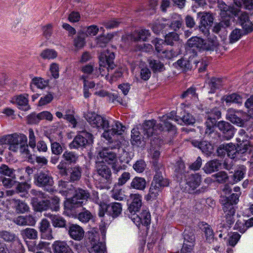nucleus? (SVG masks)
<instances>
[{
	"label": "nucleus",
	"mask_w": 253,
	"mask_h": 253,
	"mask_svg": "<svg viewBox=\"0 0 253 253\" xmlns=\"http://www.w3.org/2000/svg\"><path fill=\"white\" fill-rule=\"evenodd\" d=\"M122 211V205L119 203H112L109 204L108 214L113 218L119 216Z\"/></svg>",
	"instance_id": "obj_26"
},
{
	"label": "nucleus",
	"mask_w": 253,
	"mask_h": 253,
	"mask_svg": "<svg viewBox=\"0 0 253 253\" xmlns=\"http://www.w3.org/2000/svg\"><path fill=\"white\" fill-rule=\"evenodd\" d=\"M52 248L54 253H74L66 241H56L52 244Z\"/></svg>",
	"instance_id": "obj_16"
},
{
	"label": "nucleus",
	"mask_w": 253,
	"mask_h": 253,
	"mask_svg": "<svg viewBox=\"0 0 253 253\" xmlns=\"http://www.w3.org/2000/svg\"><path fill=\"white\" fill-rule=\"evenodd\" d=\"M213 18L211 13L209 12H204L200 19V23L203 25L211 26L212 23Z\"/></svg>",
	"instance_id": "obj_46"
},
{
	"label": "nucleus",
	"mask_w": 253,
	"mask_h": 253,
	"mask_svg": "<svg viewBox=\"0 0 253 253\" xmlns=\"http://www.w3.org/2000/svg\"><path fill=\"white\" fill-rule=\"evenodd\" d=\"M121 21L118 19H112L108 21H105L103 22V25L108 29H111L117 28L121 23Z\"/></svg>",
	"instance_id": "obj_64"
},
{
	"label": "nucleus",
	"mask_w": 253,
	"mask_h": 253,
	"mask_svg": "<svg viewBox=\"0 0 253 253\" xmlns=\"http://www.w3.org/2000/svg\"><path fill=\"white\" fill-rule=\"evenodd\" d=\"M160 121L162 124L156 125V121L154 120L145 121L143 126L144 133L147 137H149L155 134L157 130L161 131L166 128L168 131H172L173 133L176 132V127L173 126L169 121V120H174L180 124V119L175 115V113L171 112L169 115H164L160 118Z\"/></svg>",
	"instance_id": "obj_2"
},
{
	"label": "nucleus",
	"mask_w": 253,
	"mask_h": 253,
	"mask_svg": "<svg viewBox=\"0 0 253 253\" xmlns=\"http://www.w3.org/2000/svg\"><path fill=\"white\" fill-rule=\"evenodd\" d=\"M131 141L133 145H138L140 143L141 136L140 133L136 128H133L131 130Z\"/></svg>",
	"instance_id": "obj_61"
},
{
	"label": "nucleus",
	"mask_w": 253,
	"mask_h": 253,
	"mask_svg": "<svg viewBox=\"0 0 253 253\" xmlns=\"http://www.w3.org/2000/svg\"><path fill=\"white\" fill-rule=\"evenodd\" d=\"M34 183L39 187L51 186L53 184V180L48 171H40L34 176Z\"/></svg>",
	"instance_id": "obj_11"
},
{
	"label": "nucleus",
	"mask_w": 253,
	"mask_h": 253,
	"mask_svg": "<svg viewBox=\"0 0 253 253\" xmlns=\"http://www.w3.org/2000/svg\"><path fill=\"white\" fill-rule=\"evenodd\" d=\"M30 188L31 184L27 182H17L16 186V193L20 194V196L22 197H26Z\"/></svg>",
	"instance_id": "obj_34"
},
{
	"label": "nucleus",
	"mask_w": 253,
	"mask_h": 253,
	"mask_svg": "<svg viewBox=\"0 0 253 253\" xmlns=\"http://www.w3.org/2000/svg\"><path fill=\"white\" fill-rule=\"evenodd\" d=\"M134 222H140L145 226H148L151 222V215L149 211L147 210H143L139 215L135 214V216L129 217Z\"/></svg>",
	"instance_id": "obj_18"
},
{
	"label": "nucleus",
	"mask_w": 253,
	"mask_h": 253,
	"mask_svg": "<svg viewBox=\"0 0 253 253\" xmlns=\"http://www.w3.org/2000/svg\"><path fill=\"white\" fill-rule=\"evenodd\" d=\"M245 172L241 169L236 170L234 174L230 177L231 180L229 181L231 184H233L241 180L244 176Z\"/></svg>",
	"instance_id": "obj_53"
},
{
	"label": "nucleus",
	"mask_w": 253,
	"mask_h": 253,
	"mask_svg": "<svg viewBox=\"0 0 253 253\" xmlns=\"http://www.w3.org/2000/svg\"><path fill=\"white\" fill-rule=\"evenodd\" d=\"M49 83L48 80H44L41 77H35L32 80L31 84L36 86L38 88H45Z\"/></svg>",
	"instance_id": "obj_42"
},
{
	"label": "nucleus",
	"mask_w": 253,
	"mask_h": 253,
	"mask_svg": "<svg viewBox=\"0 0 253 253\" xmlns=\"http://www.w3.org/2000/svg\"><path fill=\"white\" fill-rule=\"evenodd\" d=\"M21 235L24 239L35 240L38 238V231L34 228H27L21 231Z\"/></svg>",
	"instance_id": "obj_37"
},
{
	"label": "nucleus",
	"mask_w": 253,
	"mask_h": 253,
	"mask_svg": "<svg viewBox=\"0 0 253 253\" xmlns=\"http://www.w3.org/2000/svg\"><path fill=\"white\" fill-rule=\"evenodd\" d=\"M226 103H233L241 104L242 103V97L236 93H232L227 95L225 99Z\"/></svg>",
	"instance_id": "obj_45"
},
{
	"label": "nucleus",
	"mask_w": 253,
	"mask_h": 253,
	"mask_svg": "<svg viewBox=\"0 0 253 253\" xmlns=\"http://www.w3.org/2000/svg\"><path fill=\"white\" fill-rule=\"evenodd\" d=\"M183 245L193 247L195 238L193 231L185 229L183 233Z\"/></svg>",
	"instance_id": "obj_38"
},
{
	"label": "nucleus",
	"mask_w": 253,
	"mask_h": 253,
	"mask_svg": "<svg viewBox=\"0 0 253 253\" xmlns=\"http://www.w3.org/2000/svg\"><path fill=\"white\" fill-rule=\"evenodd\" d=\"M10 101L12 104L16 105L20 110L27 111L30 108L28 103V95L27 94L15 95L11 98Z\"/></svg>",
	"instance_id": "obj_13"
},
{
	"label": "nucleus",
	"mask_w": 253,
	"mask_h": 253,
	"mask_svg": "<svg viewBox=\"0 0 253 253\" xmlns=\"http://www.w3.org/2000/svg\"><path fill=\"white\" fill-rule=\"evenodd\" d=\"M130 178V173L127 171H123L118 179L115 186H121L125 185Z\"/></svg>",
	"instance_id": "obj_47"
},
{
	"label": "nucleus",
	"mask_w": 253,
	"mask_h": 253,
	"mask_svg": "<svg viewBox=\"0 0 253 253\" xmlns=\"http://www.w3.org/2000/svg\"><path fill=\"white\" fill-rule=\"evenodd\" d=\"M41 56L44 59H52L57 57V53L53 49H47L42 51Z\"/></svg>",
	"instance_id": "obj_55"
},
{
	"label": "nucleus",
	"mask_w": 253,
	"mask_h": 253,
	"mask_svg": "<svg viewBox=\"0 0 253 253\" xmlns=\"http://www.w3.org/2000/svg\"><path fill=\"white\" fill-rule=\"evenodd\" d=\"M201 182V177L199 174L195 173L189 175L186 180V184L189 187L187 191L191 193L200 185Z\"/></svg>",
	"instance_id": "obj_20"
},
{
	"label": "nucleus",
	"mask_w": 253,
	"mask_h": 253,
	"mask_svg": "<svg viewBox=\"0 0 253 253\" xmlns=\"http://www.w3.org/2000/svg\"><path fill=\"white\" fill-rule=\"evenodd\" d=\"M244 35L245 34L242 30L239 29H234L232 31L229 36L230 43H233L236 42Z\"/></svg>",
	"instance_id": "obj_43"
},
{
	"label": "nucleus",
	"mask_w": 253,
	"mask_h": 253,
	"mask_svg": "<svg viewBox=\"0 0 253 253\" xmlns=\"http://www.w3.org/2000/svg\"><path fill=\"white\" fill-rule=\"evenodd\" d=\"M221 163L217 160H213L207 163L203 169L207 173H211L215 171H217L220 169Z\"/></svg>",
	"instance_id": "obj_30"
},
{
	"label": "nucleus",
	"mask_w": 253,
	"mask_h": 253,
	"mask_svg": "<svg viewBox=\"0 0 253 253\" xmlns=\"http://www.w3.org/2000/svg\"><path fill=\"white\" fill-rule=\"evenodd\" d=\"M222 84V81L221 79L219 78H212L210 83L209 86L211 88L210 93H213L215 89L219 88Z\"/></svg>",
	"instance_id": "obj_48"
},
{
	"label": "nucleus",
	"mask_w": 253,
	"mask_h": 253,
	"mask_svg": "<svg viewBox=\"0 0 253 253\" xmlns=\"http://www.w3.org/2000/svg\"><path fill=\"white\" fill-rule=\"evenodd\" d=\"M161 190V189L152 183L149 189V193L147 196V200L155 199Z\"/></svg>",
	"instance_id": "obj_52"
},
{
	"label": "nucleus",
	"mask_w": 253,
	"mask_h": 253,
	"mask_svg": "<svg viewBox=\"0 0 253 253\" xmlns=\"http://www.w3.org/2000/svg\"><path fill=\"white\" fill-rule=\"evenodd\" d=\"M39 228L42 238L48 240L54 238L50 223L46 219H42L41 221Z\"/></svg>",
	"instance_id": "obj_14"
},
{
	"label": "nucleus",
	"mask_w": 253,
	"mask_h": 253,
	"mask_svg": "<svg viewBox=\"0 0 253 253\" xmlns=\"http://www.w3.org/2000/svg\"><path fill=\"white\" fill-rule=\"evenodd\" d=\"M207 121L206 122L207 128L206 129V133L210 134L213 131V128L216 123L215 118L212 117V114L208 115Z\"/></svg>",
	"instance_id": "obj_51"
},
{
	"label": "nucleus",
	"mask_w": 253,
	"mask_h": 253,
	"mask_svg": "<svg viewBox=\"0 0 253 253\" xmlns=\"http://www.w3.org/2000/svg\"><path fill=\"white\" fill-rule=\"evenodd\" d=\"M179 40V36L175 32H170L165 36V42L168 45H173L174 42Z\"/></svg>",
	"instance_id": "obj_54"
},
{
	"label": "nucleus",
	"mask_w": 253,
	"mask_h": 253,
	"mask_svg": "<svg viewBox=\"0 0 253 253\" xmlns=\"http://www.w3.org/2000/svg\"><path fill=\"white\" fill-rule=\"evenodd\" d=\"M146 181L144 178L135 176L131 180L130 186L138 190H143L146 188Z\"/></svg>",
	"instance_id": "obj_28"
},
{
	"label": "nucleus",
	"mask_w": 253,
	"mask_h": 253,
	"mask_svg": "<svg viewBox=\"0 0 253 253\" xmlns=\"http://www.w3.org/2000/svg\"><path fill=\"white\" fill-rule=\"evenodd\" d=\"M89 197L90 194L87 190L78 188L75 190L74 196L68 199L67 203L71 205V208L76 206L78 207L81 206Z\"/></svg>",
	"instance_id": "obj_10"
},
{
	"label": "nucleus",
	"mask_w": 253,
	"mask_h": 253,
	"mask_svg": "<svg viewBox=\"0 0 253 253\" xmlns=\"http://www.w3.org/2000/svg\"><path fill=\"white\" fill-rule=\"evenodd\" d=\"M88 251L90 253H105L106 251L105 244L99 241V237L97 232L91 230L88 231Z\"/></svg>",
	"instance_id": "obj_6"
},
{
	"label": "nucleus",
	"mask_w": 253,
	"mask_h": 253,
	"mask_svg": "<svg viewBox=\"0 0 253 253\" xmlns=\"http://www.w3.org/2000/svg\"><path fill=\"white\" fill-rule=\"evenodd\" d=\"M218 129L222 132V137L226 140L233 137L234 134L233 126L229 123L220 121L217 124Z\"/></svg>",
	"instance_id": "obj_15"
},
{
	"label": "nucleus",
	"mask_w": 253,
	"mask_h": 253,
	"mask_svg": "<svg viewBox=\"0 0 253 253\" xmlns=\"http://www.w3.org/2000/svg\"><path fill=\"white\" fill-rule=\"evenodd\" d=\"M62 157L63 159L69 165L76 164L79 160V155L75 152L65 151Z\"/></svg>",
	"instance_id": "obj_29"
},
{
	"label": "nucleus",
	"mask_w": 253,
	"mask_h": 253,
	"mask_svg": "<svg viewBox=\"0 0 253 253\" xmlns=\"http://www.w3.org/2000/svg\"><path fill=\"white\" fill-rule=\"evenodd\" d=\"M98 158L102 159L103 161L112 165V168L115 173H118L121 169L122 167L116 164L117 161L116 154L109 148H103L98 153Z\"/></svg>",
	"instance_id": "obj_7"
},
{
	"label": "nucleus",
	"mask_w": 253,
	"mask_h": 253,
	"mask_svg": "<svg viewBox=\"0 0 253 253\" xmlns=\"http://www.w3.org/2000/svg\"><path fill=\"white\" fill-rule=\"evenodd\" d=\"M150 36V33L149 30L141 29L134 32L131 36V39L134 41H138L140 40L146 41Z\"/></svg>",
	"instance_id": "obj_36"
},
{
	"label": "nucleus",
	"mask_w": 253,
	"mask_h": 253,
	"mask_svg": "<svg viewBox=\"0 0 253 253\" xmlns=\"http://www.w3.org/2000/svg\"><path fill=\"white\" fill-rule=\"evenodd\" d=\"M204 40L198 37H194L190 38L187 42V44L189 47H195L199 50L203 49H211L208 46L204 45Z\"/></svg>",
	"instance_id": "obj_27"
},
{
	"label": "nucleus",
	"mask_w": 253,
	"mask_h": 253,
	"mask_svg": "<svg viewBox=\"0 0 253 253\" xmlns=\"http://www.w3.org/2000/svg\"><path fill=\"white\" fill-rule=\"evenodd\" d=\"M240 193H233L229 198L223 197L220 200L222 209L225 214L226 222L228 225L233 224L235 221V209L234 205L239 201Z\"/></svg>",
	"instance_id": "obj_3"
},
{
	"label": "nucleus",
	"mask_w": 253,
	"mask_h": 253,
	"mask_svg": "<svg viewBox=\"0 0 253 253\" xmlns=\"http://www.w3.org/2000/svg\"><path fill=\"white\" fill-rule=\"evenodd\" d=\"M58 185L60 192L66 196H68L70 191L74 189V187L69 182L62 180L58 181Z\"/></svg>",
	"instance_id": "obj_33"
},
{
	"label": "nucleus",
	"mask_w": 253,
	"mask_h": 253,
	"mask_svg": "<svg viewBox=\"0 0 253 253\" xmlns=\"http://www.w3.org/2000/svg\"><path fill=\"white\" fill-rule=\"evenodd\" d=\"M92 217L91 213L87 210L81 212L78 215V219L83 223H87Z\"/></svg>",
	"instance_id": "obj_50"
},
{
	"label": "nucleus",
	"mask_w": 253,
	"mask_h": 253,
	"mask_svg": "<svg viewBox=\"0 0 253 253\" xmlns=\"http://www.w3.org/2000/svg\"><path fill=\"white\" fill-rule=\"evenodd\" d=\"M241 115L242 111L230 108L227 110L226 118L232 123L242 126L244 125V121L241 118Z\"/></svg>",
	"instance_id": "obj_17"
},
{
	"label": "nucleus",
	"mask_w": 253,
	"mask_h": 253,
	"mask_svg": "<svg viewBox=\"0 0 253 253\" xmlns=\"http://www.w3.org/2000/svg\"><path fill=\"white\" fill-rule=\"evenodd\" d=\"M131 202L128 205L127 213L129 217L130 216H135L136 212L139 211L142 206V196L138 194H131L129 196Z\"/></svg>",
	"instance_id": "obj_12"
},
{
	"label": "nucleus",
	"mask_w": 253,
	"mask_h": 253,
	"mask_svg": "<svg viewBox=\"0 0 253 253\" xmlns=\"http://www.w3.org/2000/svg\"><path fill=\"white\" fill-rule=\"evenodd\" d=\"M97 173L102 177L110 180L111 177V171L108 166L104 164V163L98 162L96 165Z\"/></svg>",
	"instance_id": "obj_24"
},
{
	"label": "nucleus",
	"mask_w": 253,
	"mask_h": 253,
	"mask_svg": "<svg viewBox=\"0 0 253 253\" xmlns=\"http://www.w3.org/2000/svg\"><path fill=\"white\" fill-rule=\"evenodd\" d=\"M13 222L20 226H33L36 223L35 218L30 215L19 216L14 218Z\"/></svg>",
	"instance_id": "obj_22"
},
{
	"label": "nucleus",
	"mask_w": 253,
	"mask_h": 253,
	"mask_svg": "<svg viewBox=\"0 0 253 253\" xmlns=\"http://www.w3.org/2000/svg\"><path fill=\"white\" fill-rule=\"evenodd\" d=\"M15 170L12 168L9 167L5 164L0 166V174L4 176L12 178H15Z\"/></svg>",
	"instance_id": "obj_39"
},
{
	"label": "nucleus",
	"mask_w": 253,
	"mask_h": 253,
	"mask_svg": "<svg viewBox=\"0 0 253 253\" xmlns=\"http://www.w3.org/2000/svg\"><path fill=\"white\" fill-rule=\"evenodd\" d=\"M114 58L115 55L114 52L110 51L109 50H106L101 53L99 56L100 68L99 70L100 73L102 76L104 75L103 73V71H104L102 68L103 67L104 68L107 66L108 72H110V71L112 70L114 68V67L115 66L114 64Z\"/></svg>",
	"instance_id": "obj_8"
},
{
	"label": "nucleus",
	"mask_w": 253,
	"mask_h": 253,
	"mask_svg": "<svg viewBox=\"0 0 253 253\" xmlns=\"http://www.w3.org/2000/svg\"><path fill=\"white\" fill-rule=\"evenodd\" d=\"M27 142L26 141L23 145L18 150L20 151V153L23 154L26 158L28 159V162L34 164V158L33 156L30 154V151L28 149V146L27 144Z\"/></svg>",
	"instance_id": "obj_44"
},
{
	"label": "nucleus",
	"mask_w": 253,
	"mask_h": 253,
	"mask_svg": "<svg viewBox=\"0 0 253 253\" xmlns=\"http://www.w3.org/2000/svg\"><path fill=\"white\" fill-rule=\"evenodd\" d=\"M49 139L50 142L51 143V149L52 153L56 155H60L62 152L63 149L61 145L56 142H54L53 140L51 138V137H49Z\"/></svg>",
	"instance_id": "obj_49"
},
{
	"label": "nucleus",
	"mask_w": 253,
	"mask_h": 253,
	"mask_svg": "<svg viewBox=\"0 0 253 253\" xmlns=\"http://www.w3.org/2000/svg\"><path fill=\"white\" fill-rule=\"evenodd\" d=\"M68 232L70 236L77 241L81 240L84 235L83 228L77 224H71L69 228Z\"/></svg>",
	"instance_id": "obj_19"
},
{
	"label": "nucleus",
	"mask_w": 253,
	"mask_h": 253,
	"mask_svg": "<svg viewBox=\"0 0 253 253\" xmlns=\"http://www.w3.org/2000/svg\"><path fill=\"white\" fill-rule=\"evenodd\" d=\"M111 197L116 200L123 201L125 197L124 192L121 189L114 188L111 191Z\"/></svg>",
	"instance_id": "obj_59"
},
{
	"label": "nucleus",
	"mask_w": 253,
	"mask_h": 253,
	"mask_svg": "<svg viewBox=\"0 0 253 253\" xmlns=\"http://www.w3.org/2000/svg\"><path fill=\"white\" fill-rule=\"evenodd\" d=\"M32 204L35 211H42L46 210L49 208L50 202L47 200L38 202L37 201V199L34 198L32 200Z\"/></svg>",
	"instance_id": "obj_32"
},
{
	"label": "nucleus",
	"mask_w": 253,
	"mask_h": 253,
	"mask_svg": "<svg viewBox=\"0 0 253 253\" xmlns=\"http://www.w3.org/2000/svg\"><path fill=\"white\" fill-rule=\"evenodd\" d=\"M69 181L71 182H75L79 181L82 176V169L79 166H76L70 168Z\"/></svg>",
	"instance_id": "obj_25"
},
{
	"label": "nucleus",
	"mask_w": 253,
	"mask_h": 253,
	"mask_svg": "<svg viewBox=\"0 0 253 253\" xmlns=\"http://www.w3.org/2000/svg\"><path fill=\"white\" fill-rule=\"evenodd\" d=\"M175 67H179L180 69L185 71L190 69L191 65L188 60L182 58L178 60L177 62L175 63Z\"/></svg>",
	"instance_id": "obj_58"
},
{
	"label": "nucleus",
	"mask_w": 253,
	"mask_h": 253,
	"mask_svg": "<svg viewBox=\"0 0 253 253\" xmlns=\"http://www.w3.org/2000/svg\"><path fill=\"white\" fill-rule=\"evenodd\" d=\"M46 216L50 219L53 226L55 227L62 228L66 225V220L59 215L48 213Z\"/></svg>",
	"instance_id": "obj_35"
},
{
	"label": "nucleus",
	"mask_w": 253,
	"mask_h": 253,
	"mask_svg": "<svg viewBox=\"0 0 253 253\" xmlns=\"http://www.w3.org/2000/svg\"><path fill=\"white\" fill-rule=\"evenodd\" d=\"M13 204L15 211L18 213H24L29 211V207L24 201L13 199Z\"/></svg>",
	"instance_id": "obj_31"
},
{
	"label": "nucleus",
	"mask_w": 253,
	"mask_h": 253,
	"mask_svg": "<svg viewBox=\"0 0 253 253\" xmlns=\"http://www.w3.org/2000/svg\"><path fill=\"white\" fill-rule=\"evenodd\" d=\"M240 145L237 149L235 145L232 143L223 144L219 146L217 152L218 155H225L226 153L228 156L231 159L235 158L237 153L251 154L253 152V146L249 144L248 142L243 145L241 143Z\"/></svg>",
	"instance_id": "obj_4"
},
{
	"label": "nucleus",
	"mask_w": 253,
	"mask_h": 253,
	"mask_svg": "<svg viewBox=\"0 0 253 253\" xmlns=\"http://www.w3.org/2000/svg\"><path fill=\"white\" fill-rule=\"evenodd\" d=\"M219 7L222 11L226 12L229 11L235 16L238 15L240 12L239 8L235 7L234 6L229 7L225 3H221Z\"/></svg>",
	"instance_id": "obj_60"
},
{
	"label": "nucleus",
	"mask_w": 253,
	"mask_h": 253,
	"mask_svg": "<svg viewBox=\"0 0 253 253\" xmlns=\"http://www.w3.org/2000/svg\"><path fill=\"white\" fill-rule=\"evenodd\" d=\"M93 142V135L85 131L80 132L70 144L71 149H78L84 147L87 144Z\"/></svg>",
	"instance_id": "obj_9"
},
{
	"label": "nucleus",
	"mask_w": 253,
	"mask_h": 253,
	"mask_svg": "<svg viewBox=\"0 0 253 253\" xmlns=\"http://www.w3.org/2000/svg\"><path fill=\"white\" fill-rule=\"evenodd\" d=\"M150 67L154 72H161L164 69V64L158 60H149Z\"/></svg>",
	"instance_id": "obj_56"
},
{
	"label": "nucleus",
	"mask_w": 253,
	"mask_h": 253,
	"mask_svg": "<svg viewBox=\"0 0 253 253\" xmlns=\"http://www.w3.org/2000/svg\"><path fill=\"white\" fill-rule=\"evenodd\" d=\"M205 45V46L206 45V46L211 48V49H203V50L213 51L216 49L219 44L216 37H213L212 38H209L206 42L204 41L203 45Z\"/></svg>",
	"instance_id": "obj_41"
},
{
	"label": "nucleus",
	"mask_w": 253,
	"mask_h": 253,
	"mask_svg": "<svg viewBox=\"0 0 253 253\" xmlns=\"http://www.w3.org/2000/svg\"><path fill=\"white\" fill-rule=\"evenodd\" d=\"M146 165L144 161L139 160L137 161L133 166V168L137 172L141 173L145 169Z\"/></svg>",
	"instance_id": "obj_63"
},
{
	"label": "nucleus",
	"mask_w": 253,
	"mask_h": 253,
	"mask_svg": "<svg viewBox=\"0 0 253 253\" xmlns=\"http://www.w3.org/2000/svg\"><path fill=\"white\" fill-rule=\"evenodd\" d=\"M152 183L161 189L165 187L168 186L169 184L168 179L163 177L162 170H157L156 171V174L154 176Z\"/></svg>",
	"instance_id": "obj_23"
},
{
	"label": "nucleus",
	"mask_w": 253,
	"mask_h": 253,
	"mask_svg": "<svg viewBox=\"0 0 253 253\" xmlns=\"http://www.w3.org/2000/svg\"><path fill=\"white\" fill-rule=\"evenodd\" d=\"M85 118L89 124L93 127L98 130H104L102 136L110 143V147L111 149H119L121 147V141L114 140L118 139V137H122L121 135L124 132L125 127L119 122H115L112 125V128L110 127V123L106 118L95 114L94 112H88L85 116Z\"/></svg>",
	"instance_id": "obj_1"
},
{
	"label": "nucleus",
	"mask_w": 253,
	"mask_h": 253,
	"mask_svg": "<svg viewBox=\"0 0 253 253\" xmlns=\"http://www.w3.org/2000/svg\"><path fill=\"white\" fill-rule=\"evenodd\" d=\"M193 146L199 148L203 153L210 156L212 152L213 147L211 143L206 141H199L196 140L191 141Z\"/></svg>",
	"instance_id": "obj_21"
},
{
	"label": "nucleus",
	"mask_w": 253,
	"mask_h": 253,
	"mask_svg": "<svg viewBox=\"0 0 253 253\" xmlns=\"http://www.w3.org/2000/svg\"><path fill=\"white\" fill-rule=\"evenodd\" d=\"M27 141V138L24 134L14 133L7 135L0 139L2 144L7 145L8 149L13 152H17L23 144Z\"/></svg>",
	"instance_id": "obj_5"
},
{
	"label": "nucleus",
	"mask_w": 253,
	"mask_h": 253,
	"mask_svg": "<svg viewBox=\"0 0 253 253\" xmlns=\"http://www.w3.org/2000/svg\"><path fill=\"white\" fill-rule=\"evenodd\" d=\"M202 230L204 232L206 240L209 243H211L213 241V230L211 226L207 223L203 224L202 226L201 227Z\"/></svg>",
	"instance_id": "obj_40"
},
{
	"label": "nucleus",
	"mask_w": 253,
	"mask_h": 253,
	"mask_svg": "<svg viewBox=\"0 0 253 253\" xmlns=\"http://www.w3.org/2000/svg\"><path fill=\"white\" fill-rule=\"evenodd\" d=\"M165 26L166 24L163 21L158 20L153 24L152 29L154 33L158 34L165 28Z\"/></svg>",
	"instance_id": "obj_62"
},
{
	"label": "nucleus",
	"mask_w": 253,
	"mask_h": 253,
	"mask_svg": "<svg viewBox=\"0 0 253 253\" xmlns=\"http://www.w3.org/2000/svg\"><path fill=\"white\" fill-rule=\"evenodd\" d=\"M1 237L2 239H3V240L7 242H19V239L14 234L7 231L2 232L1 233Z\"/></svg>",
	"instance_id": "obj_57"
}]
</instances>
